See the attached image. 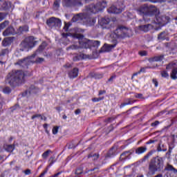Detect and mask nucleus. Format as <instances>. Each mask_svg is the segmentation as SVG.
<instances>
[{
  "label": "nucleus",
  "instance_id": "nucleus-1",
  "mask_svg": "<svg viewBox=\"0 0 177 177\" xmlns=\"http://www.w3.org/2000/svg\"><path fill=\"white\" fill-rule=\"evenodd\" d=\"M137 12L138 15L142 16L144 21L147 23L151 20V17H155L156 18V20H158L157 16L160 13V11L154 6L145 4L144 6L140 7L137 10Z\"/></svg>",
  "mask_w": 177,
  "mask_h": 177
},
{
  "label": "nucleus",
  "instance_id": "nucleus-2",
  "mask_svg": "<svg viewBox=\"0 0 177 177\" xmlns=\"http://www.w3.org/2000/svg\"><path fill=\"white\" fill-rule=\"evenodd\" d=\"M24 77H26V74L23 71H12L8 74L6 82L10 85L12 88H16V86L24 84Z\"/></svg>",
  "mask_w": 177,
  "mask_h": 177
},
{
  "label": "nucleus",
  "instance_id": "nucleus-3",
  "mask_svg": "<svg viewBox=\"0 0 177 177\" xmlns=\"http://www.w3.org/2000/svg\"><path fill=\"white\" fill-rule=\"evenodd\" d=\"M164 168V159L160 156L152 158L149 163V171L151 174L160 172Z\"/></svg>",
  "mask_w": 177,
  "mask_h": 177
},
{
  "label": "nucleus",
  "instance_id": "nucleus-4",
  "mask_svg": "<svg viewBox=\"0 0 177 177\" xmlns=\"http://www.w3.org/2000/svg\"><path fill=\"white\" fill-rule=\"evenodd\" d=\"M63 38H67V37H73L76 39L79 40V44L80 45L81 48H84L85 49H88V48H91V45H89V40H86L84 39V35L78 34V33H65L63 32L62 34Z\"/></svg>",
  "mask_w": 177,
  "mask_h": 177
},
{
  "label": "nucleus",
  "instance_id": "nucleus-5",
  "mask_svg": "<svg viewBox=\"0 0 177 177\" xmlns=\"http://www.w3.org/2000/svg\"><path fill=\"white\" fill-rule=\"evenodd\" d=\"M107 7V1H102L97 2L96 4H89L86 6V12L89 13L96 14L99 12H102L104 9Z\"/></svg>",
  "mask_w": 177,
  "mask_h": 177
},
{
  "label": "nucleus",
  "instance_id": "nucleus-6",
  "mask_svg": "<svg viewBox=\"0 0 177 177\" xmlns=\"http://www.w3.org/2000/svg\"><path fill=\"white\" fill-rule=\"evenodd\" d=\"M37 44H38V41H35L34 36H29L21 41V45L24 49L31 50V49H32V48H34Z\"/></svg>",
  "mask_w": 177,
  "mask_h": 177
},
{
  "label": "nucleus",
  "instance_id": "nucleus-7",
  "mask_svg": "<svg viewBox=\"0 0 177 177\" xmlns=\"http://www.w3.org/2000/svg\"><path fill=\"white\" fill-rule=\"evenodd\" d=\"M125 9V5L122 2H118L116 6H111L108 8V13H113L114 15H118L122 13V10Z\"/></svg>",
  "mask_w": 177,
  "mask_h": 177
},
{
  "label": "nucleus",
  "instance_id": "nucleus-8",
  "mask_svg": "<svg viewBox=\"0 0 177 177\" xmlns=\"http://www.w3.org/2000/svg\"><path fill=\"white\" fill-rule=\"evenodd\" d=\"M46 24L50 28H58L62 27V20L55 17H52L46 20Z\"/></svg>",
  "mask_w": 177,
  "mask_h": 177
},
{
  "label": "nucleus",
  "instance_id": "nucleus-9",
  "mask_svg": "<svg viewBox=\"0 0 177 177\" xmlns=\"http://www.w3.org/2000/svg\"><path fill=\"white\" fill-rule=\"evenodd\" d=\"M35 56H37V54L34 53L32 55L24 58L23 59H19L15 63V64L17 66H20L21 67H27L28 63H30V62H32L31 60H32V59H34Z\"/></svg>",
  "mask_w": 177,
  "mask_h": 177
},
{
  "label": "nucleus",
  "instance_id": "nucleus-10",
  "mask_svg": "<svg viewBox=\"0 0 177 177\" xmlns=\"http://www.w3.org/2000/svg\"><path fill=\"white\" fill-rule=\"evenodd\" d=\"M114 39H124V26H119L111 34Z\"/></svg>",
  "mask_w": 177,
  "mask_h": 177
},
{
  "label": "nucleus",
  "instance_id": "nucleus-11",
  "mask_svg": "<svg viewBox=\"0 0 177 177\" xmlns=\"http://www.w3.org/2000/svg\"><path fill=\"white\" fill-rule=\"evenodd\" d=\"M98 23L104 30V28L106 30H110L112 27L111 24H110L111 23V19H110L109 17H104L102 18L100 20H99Z\"/></svg>",
  "mask_w": 177,
  "mask_h": 177
},
{
  "label": "nucleus",
  "instance_id": "nucleus-12",
  "mask_svg": "<svg viewBox=\"0 0 177 177\" xmlns=\"http://www.w3.org/2000/svg\"><path fill=\"white\" fill-rule=\"evenodd\" d=\"M117 154H118V147L115 145L109 149L106 153V158H112V157H115Z\"/></svg>",
  "mask_w": 177,
  "mask_h": 177
},
{
  "label": "nucleus",
  "instance_id": "nucleus-13",
  "mask_svg": "<svg viewBox=\"0 0 177 177\" xmlns=\"http://www.w3.org/2000/svg\"><path fill=\"white\" fill-rule=\"evenodd\" d=\"M17 31L15 30L13 26H8L3 32V37H9V35H16Z\"/></svg>",
  "mask_w": 177,
  "mask_h": 177
},
{
  "label": "nucleus",
  "instance_id": "nucleus-14",
  "mask_svg": "<svg viewBox=\"0 0 177 177\" xmlns=\"http://www.w3.org/2000/svg\"><path fill=\"white\" fill-rule=\"evenodd\" d=\"M78 73H80V69L78 68H73L72 70L68 71V77L70 80H75L78 77Z\"/></svg>",
  "mask_w": 177,
  "mask_h": 177
},
{
  "label": "nucleus",
  "instance_id": "nucleus-15",
  "mask_svg": "<svg viewBox=\"0 0 177 177\" xmlns=\"http://www.w3.org/2000/svg\"><path fill=\"white\" fill-rule=\"evenodd\" d=\"M84 19H86V14L79 13L72 18V21H73V23H77V21H81V20H84Z\"/></svg>",
  "mask_w": 177,
  "mask_h": 177
},
{
  "label": "nucleus",
  "instance_id": "nucleus-16",
  "mask_svg": "<svg viewBox=\"0 0 177 177\" xmlns=\"http://www.w3.org/2000/svg\"><path fill=\"white\" fill-rule=\"evenodd\" d=\"M37 91H38V88L34 85H31L28 90L22 93V96H27L28 95H31V93H37Z\"/></svg>",
  "mask_w": 177,
  "mask_h": 177
},
{
  "label": "nucleus",
  "instance_id": "nucleus-17",
  "mask_svg": "<svg viewBox=\"0 0 177 177\" xmlns=\"http://www.w3.org/2000/svg\"><path fill=\"white\" fill-rule=\"evenodd\" d=\"M156 153V150H151L149 151L142 158L139 160L140 164H143V162H146L148 161L149 158L153 156Z\"/></svg>",
  "mask_w": 177,
  "mask_h": 177
},
{
  "label": "nucleus",
  "instance_id": "nucleus-18",
  "mask_svg": "<svg viewBox=\"0 0 177 177\" xmlns=\"http://www.w3.org/2000/svg\"><path fill=\"white\" fill-rule=\"evenodd\" d=\"M123 39L124 38H130L133 35V32H132V29L127 28L123 26Z\"/></svg>",
  "mask_w": 177,
  "mask_h": 177
},
{
  "label": "nucleus",
  "instance_id": "nucleus-19",
  "mask_svg": "<svg viewBox=\"0 0 177 177\" xmlns=\"http://www.w3.org/2000/svg\"><path fill=\"white\" fill-rule=\"evenodd\" d=\"M12 3L9 1H0V9H3L4 10H8V9H10L12 8Z\"/></svg>",
  "mask_w": 177,
  "mask_h": 177
},
{
  "label": "nucleus",
  "instance_id": "nucleus-20",
  "mask_svg": "<svg viewBox=\"0 0 177 177\" xmlns=\"http://www.w3.org/2000/svg\"><path fill=\"white\" fill-rule=\"evenodd\" d=\"M164 60V55H157L152 57L149 58L148 62L149 63H153L154 62H162Z\"/></svg>",
  "mask_w": 177,
  "mask_h": 177
},
{
  "label": "nucleus",
  "instance_id": "nucleus-21",
  "mask_svg": "<svg viewBox=\"0 0 177 177\" xmlns=\"http://www.w3.org/2000/svg\"><path fill=\"white\" fill-rule=\"evenodd\" d=\"M28 30L29 28L28 25L19 26V28L17 30V34H18V35H21L23 32H28Z\"/></svg>",
  "mask_w": 177,
  "mask_h": 177
},
{
  "label": "nucleus",
  "instance_id": "nucleus-22",
  "mask_svg": "<svg viewBox=\"0 0 177 177\" xmlns=\"http://www.w3.org/2000/svg\"><path fill=\"white\" fill-rule=\"evenodd\" d=\"M113 41L114 44H105L104 52H111L112 49H114L117 46V39H113Z\"/></svg>",
  "mask_w": 177,
  "mask_h": 177
},
{
  "label": "nucleus",
  "instance_id": "nucleus-23",
  "mask_svg": "<svg viewBox=\"0 0 177 177\" xmlns=\"http://www.w3.org/2000/svg\"><path fill=\"white\" fill-rule=\"evenodd\" d=\"M167 37H168V32L164 30L158 35V39H160L161 41H165V39L166 41H169V38Z\"/></svg>",
  "mask_w": 177,
  "mask_h": 177
},
{
  "label": "nucleus",
  "instance_id": "nucleus-24",
  "mask_svg": "<svg viewBox=\"0 0 177 177\" xmlns=\"http://www.w3.org/2000/svg\"><path fill=\"white\" fill-rule=\"evenodd\" d=\"M15 39V37H6L2 41L3 46H9V45H12V42Z\"/></svg>",
  "mask_w": 177,
  "mask_h": 177
},
{
  "label": "nucleus",
  "instance_id": "nucleus-25",
  "mask_svg": "<svg viewBox=\"0 0 177 177\" xmlns=\"http://www.w3.org/2000/svg\"><path fill=\"white\" fill-rule=\"evenodd\" d=\"M86 57H88V55L84 53L80 55L77 54L73 57V62H80V60L86 59Z\"/></svg>",
  "mask_w": 177,
  "mask_h": 177
},
{
  "label": "nucleus",
  "instance_id": "nucleus-26",
  "mask_svg": "<svg viewBox=\"0 0 177 177\" xmlns=\"http://www.w3.org/2000/svg\"><path fill=\"white\" fill-rule=\"evenodd\" d=\"M84 174V169L82 167L77 168L72 174L73 177H81V175Z\"/></svg>",
  "mask_w": 177,
  "mask_h": 177
},
{
  "label": "nucleus",
  "instance_id": "nucleus-27",
  "mask_svg": "<svg viewBox=\"0 0 177 177\" xmlns=\"http://www.w3.org/2000/svg\"><path fill=\"white\" fill-rule=\"evenodd\" d=\"M167 145H165L162 143V141L160 140L159 142V143L158 144V147L156 149V151L160 152V151H167Z\"/></svg>",
  "mask_w": 177,
  "mask_h": 177
},
{
  "label": "nucleus",
  "instance_id": "nucleus-28",
  "mask_svg": "<svg viewBox=\"0 0 177 177\" xmlns=\"http://www.w3.org/2000/svg\"><path fill=\"white\" fill-rule=\"evenodd\" d=\"M135 103V101H132V99L131 98H127L125 100V102L122 103L120 105V109H124L125 106H129V104H133Z\"/></svg>",
  "mask_w": 177,
  "mask_h": 177
},
{
  "label": "nucleus",
  "instance_id": "nucleus-29",
  "mask_svg": "<svg viewBox=\"0 0 177 177\" xmlns=\"http://www.w3.org/2000/svg\"><path fill=\"white\" fill-rule=\"evenodd\" d=\"M132 154V152L131 151H127L123 152L120 155V160H128L130 158V156Z\"/></svg>",
  "mask_w": 177,
  "mask_h": 177
},
{
  "label": "nucleus",
  "instance_id": "nucleus-30",
  "mask_svg": "<svg viewBox=\"0 0 177 177\" xmlns=\"http://www.w3.org/2000/svg\"><path fill=\"white\" fill-rule=\"evenodd\" d=\"M77 3V0H64V5L67 8L70 6H74Z\"/></svg>",
  "mask_w": 177,
  "mask_h": 177
},
{
  "label": "nucleus",
  "instance_id": "nucleus-31",
  "mask_svg": "<svg viewBox=\"0 0 177 177\" xmlns=\"http://www.w3.org/2000/svg\"><path fill=\"white\" fill-rule=\"evenodd\" d=\"M147 151V147H139L136 149V154H143V153H146Z\"/></svg>",
  "mask_w": 177,
  "mask_h": 177
},
{
  "label": "nucleus",
  "instance_id": "nucleus-32",
  "mask_svg": "<svg viewBox=\"0 0 177 177\" xmlns=\"http://www.w3.org/2000/svg\"><path fill=\"white\" fill-rule=\"evenodd\" d=\"M150 26H151V24L141 25L138 26V28L141 31H144V32H147V31L150 30Z\"/></svg>",
  "mask_w": 177,
  "mask_h": 177
},
{
  "label": "nucleus",
  "instance_id": "nucleus-33",
  "mask_svg": "<svg viewBox=\"0 0 177 177\" xmlns=\"http://www.w3.org/2000/svg\"><path fill=\"white\" fill-rule=\"evenodd\" d=\"M165 171H169V172H174V174H177V169L174 168L171 165L168 164L165 168Z\"/></svg>",
  "mask_w": 177,
  "mask_h": 177
},
{
  "label": "nucleus",
  "instance_id": "nucleus-34",
  "mask_svg": "<svg viewBox=\"0 0 177 177\" xmlns=\"http://www.w3.org/2000/svg\"><path fill=\"white\" fill-rule=\"evenodd\" d=\"M46 46H48V43H46V41H43L41 43V45H40L38 49L37 50V52L41 53V52H43L45 48H46Z\"/></svg>",
  "mask_w": 177,
  "mask_h": 177
},
{
  "label": "nucleus",
  "instance_id": "nucleus-35",
  "mask_svg": "<svg viewBox=\"0 0 177 177\" xmlns=\"http://www.w3.org/2000/svg\"><path fill=\"white\" fill-rule=\"evenodd\" d=\"M4 149L6 151L12 153L15 150V145H4Z\"/></svg>",
  "mask_w": 177,
  "mask_h": 177
},
{
  "label": "nucleus",
  "instance_id": "nucleus-36",
  "mask_svg": "<svg viewBox=\"0 0 177 177\" xmlns=\"http://www.w3.org/2000/svg\"><path fill=\"white\" fill-rule=\"evenodd\" d=\"M170 77L171 80H176L177 78V68H174L171 70V73H170Z\"/></svg>",
  "mask_w": 177,
  "mask_h": 177
},
{
  "label": "nucleus",
  "instance_id": "nucleus-37",
  "mask_svg": "<svg viewBox=\"0 0 177 177\" xmlns=\"http://www.w3.org/2000/svg\"><path fill=\"white\" fill-rule=\"evenodd\" d=\"M91 77L95 80H100L103 78V74L92 73H91Z\"/></svg>",
  "mask_w": 177,
  "mask_h": 177
},
{
  "label": "nucleus",
  "instance_id": "nucleus-38",
  "mask_svg": "<svg viewBox=\"0 0 177 177\" xmlns=\"http://www.w3.org/2000/svg\"><path fill=\"white\" fill-rule=\"evenodd\" d=\"M176 66V62H170L167 65H166V70H174Z\"/></svg>",
  "mask_w": 177,
  "mask_h": 177
},
{
  "label": "nucleus",
  "instance_id": "nucleus-39",
  "mask_svg": "<svg viewBox=\"0 0 177 177\" xmlns=\"http://www.w3.org/2000/svg\"><path fill=\"white\" fill-rule=\"evenodd\" d=\"M44 62H45V59H44L42 57H37L35 61L31 60V62L35 63V64H42V63H44Z\"/></svg>",
  "mask_w": 177,
  "mask_h": 177
},
{
  "label": "nucleus",
  "instance_id": "nucleus-40",
  "mask_svg": "<svg viewBox=\"0 0 177 177\" xmlns=\"http://www.w3.org/2000/svg\"><path fill=\"white\" fill-rule=\"evenodd\" d=\"M87 21H88V26H95L96 23V18L95 17L88 18L87 19Z\"/></svg>",
  "mask_w": 177,
  "mask_h": 177
},
{
  "label": "nucleus",
  "instance_id": "nucleus-41",
  "mask_svg": "<svg viewBox=\"0 0 177 177\" xmlns=\"http://www.w3.org/2000/svg\"><path fill=\"white\" fill-rule=\"evenodd\" d=\"M160 75L162 78H166V80H168L169 78V73H168V71H162L160 72Z\"/></svg>",
  "mask_w": 177,
  "mask_h": 177
},
{
  "label": "nucleus",
  "instance_id": "nucleus-42",
  "mask_svg": "<svg viewBox=\"0 0 177 177\" xmlns=\"http://www.w3.org/2000/svg\"><path fill=\"white\" fill-rule=\"evenodd\" d=\"M50 153H52V151L50 149H48L47 151H46L42 155V158H44L45 160H46V158H48V157H49V154H50Z\"/></svg>",
  "mask_w": 177,
  "mask_h": 177
},
{
  "label": "nucleus",
  "instance_id": "nucleus-43",
  "mask_svg": "<svg viewBox=\"0 0 177 177\" xmlns=\"http://www.w3.org/2000/svg\"><path fill=\"white\" fill-rule=\"evenodd\" d=\"M145 1H149L152 2V3H164V2H167V0H145Z\"/></svg>",
  "mask_w": 177,
  "mask_h": 177
},
{
  "label": "nucleus",
  "instance_id": "nucleus-44",
  "mask_svg": "<svg viewBox=\"0 0 177 177\" xmlns=\"http://www.w3.org/2000/svg\"><path fill=\"white\" fill-rule=\"evenodd\" d=\"M3 93H5L6 95H9V93H12V88H10V87H5L3 89Z\"/></svg>",
  "mask_w": 177,
  "mask_h": 177
},
{
  "label": "nucleus",
  "instance_id": "nucleus-45",
  "mask_svg": "<svg viewBox=\"0 0 177 177\" xmlns=\"http://www.w3.org/2000/svg\"><path fill=\"white\" fill-rule=\"evenodd\" d=\"M8 26H9V21H5L0 24V28L1 30H3Z\"/></svg>",
  "mask_w": 177,
  "mask_h": 177
},
{
  "label": "nucleus",
  "instance_id": "nucleus-46",
  "mask_svg": "<svg viewBox=\"0 0 177 177\" xmlns=\"http://www.w3.org/2000/svg\"><path fill=\"white\" fill-rule=\"evenodd\" d=\"M78 46L77 45H71L66 48V50H77L78 49Z\"/></svg>",
  "mask_w": 177,
  "mask_h": 177
},
{
  "label": "nucleus",
  "instance_id": "nucleus-47",
  "mask_svg": "<svg viewBox=\"0 0 177 177\" xmlns=\"http://www.w3.org/2000/svg\"><path fill=\"white\" fill-rule=\"evenodd\" d=\"M104 100V97H94V98H92V102H93V103H97V102H100V100Z\"/></svg>",
  "mask_w": 177,
  "mask_h": 177
},
{
  "label": "nucleus",
  "instance_id": "nucleus-48",
  "mask_svg": "<svg viewBox=\"0 0 177 177\" xmlns=\"http://www.w3.org/2000/svg\"><path fill=\"white\" fill-rule=\"evenodd\" d=\"M53 6L56 8V9H59V8H60V0H55Z\"/></svg>",
  "mask_w": 177,
  "mask_h": 177
},
{
  "label": "nucleus",
  "instance_id": "nucleus-49",
  "mask_svg": "<svg viewBox=\"0 0 177 177\" xmlns=\"http://www.w3.org/2000/svg\"><path fill=\"white\" fill-rule=\"evenodd\" d=\"M134 97H136V99H146L145 97H143V94L142 93H135Z\"/></svg>",
  "mask_w": 177,
  "mask_h": 177
},
{
  "label": "nucleus",
  "instance_id": "nucleus-50",
  "mask_svg": "<svg viewBox=\"0 0 177 177\" xmlns=\"http://www.w3.org/2000/svg\"><path fill=\"white\" fill-rule=\"evenodd\" d=\"M19 109H20V106L16 104L15 105L10 108V110L11 111H16V110H19Z\"/></svg>",
  "mask_w": 177,
  "mask_h": 177
},
{
  "label": "nucleus",
  "instance_id": "nucleus-51",
  "mask_svg": "<svg viewBox=\"0 0 177 177\" xmlns=\"http://www.w3.org/2000/svg\"><path fill=\"white\" fill-rule=\"evenodd\" d=\"M92 44H93V46H94V48H98V46H100V41H97V40L93 41L92 42Z\"/></svg>",
  "mask_w": 177,
  "mask_h": 177
},
{
  "label": "nucleus",
  "instance_id": "nucleus-52",
  "mask_svg": "<svg viewBox=\"0 0 177 177\" xmlns=\"http://www.w3.org/2000/svg\"><path fill=\"white\" fill-rule=\"evenodd\" d=\"M49 167H52L55 164V156H51L49 159Z\"/></svg>",
  "mask_w": 177,
  "mask_h": 177
},
{
  "label": "nucleus",
  "instance_id": "nucleus-53",
  "mask_svg": "<svg viewBox=\"0 0 177 177\" xmlns=\"http://www.w3.org/2000/svg\"><path fill=\"white\" fill-rule=\"evenodd\" d=\"M156 142H158L157 139L149 140L148 142H146V145H151L153 143H156Z\"/></svg>",
  "mask_w": 177,
  "mask_h": 177
},
{
  "label": "nucleus",
  "instance_id": "nucleus-54",
  "mask_svg": "<svg viewBox=\"0 0 177 177\" xmlns=\"http://www.w3.org/2000/svg\"><path fill=\"white\" fill-rule=\"evenodd\" d=\"M59 132V127H55L53 129V135H56Z\"/></svg>",
  "mask_w": 177,
  "mask_h": 177
},
{
  "label": "nucleus",
  "instance_id": "nucleus-55",
  "mask_svg": "<svg viewBox=\"0 0 177 177\" xmlns=\"http://www.w3.org/2000/svg\"><path fill=\"white\" fill-rule=\"evenodd\" d=\"M117 78V75H113L111 76V77L108 80V82H113V80H115Z\"/></svg>",
  "mask_w": 177,
  "mask_h": 177
},
{
  "label": "nucleus",
  "instance_id": "nucleus-56",
  "mask_svg": "<svg viewBox=\"0 0 177 177\" xmlns=\"http://www.w3.org/2000/svg\"><path fill=\"white\" fill-rule=\"evenodd\" d=\"M152 82L154 84L156 88H157V86H158V80H157V79H153Z\"/></svg>",
  "mask_w": 177,
  "mask_h": 177
},
{
  "label": "nucleus",
  "instance_id": "nucleus-57",
  "mask_svg": "<svg viewBox=\"0 0 177 177\" xmlns=\"http://www.w3.org/2000/svg\"><path fill=\"white\" fill-rule=\"evenodd\" d=\"M71 67H73V65L68 62L64 65V68H71Z\"/></svg>",
  "mask_w": 177,
  "mask_h": 177
},
{
  "label": "nucleus",
  "instance_id": "nucleus-58",
  "mask_svg": "<svg viewBox=\"0 0 177 177\" xmlns=\"http://www.w3.org/2000/svg\"><path fill=\"white\" fill-rule=\"evenodd\" d=\"M160 124V122L158 120L155 121L154 122L151 124V127H156L157 125Z\"/></svg>",
  "mask_w": 177,
  "mask_h": 177
},
{
  "label": "nucleus",
  "instance_id": "nucleus-59",
  "mask_svg": "<svg viewBox=\"0 0 177 177\" xmlns=\"http://www.w3.org/2000/svg\"><path fill=\"white\" fill-rule=\"evenodd\" d=\"M92 157H97V158H99V154H96V153H90L88 155V158H92Z\"/></svg>",
  "mask_w": 177,
  "mask_h": 177
},
{
  "label": "nucleus",
  "instance_id": "nucleus-60",
  "mask_svg": "<svg viewBox=\"0 0 177 177\" xmlns=\"http://www.w3.org/2000/svg\"><path fill=\"white\" fill-rule=\"evenodd\" d=\"M41 114H35L34 115L32 116L31 119L34 120L35 118H41Z\"/></svg>",
  "mask_w": 177,
  "mask_h": 177
},
{
  "label": "nucleus",
  "instance_id": "nucleus-61",
  "mask_svg": "<svg viewBox=\"0 0 177 177\" xmlns=\"http://www.w3.org/2000/svg\"><path fill=\"white\" fill-rule=\"evenodd\" d=\"M114 118H108L107 119L105 120V122H112L113 121Z\"/></svg>",
  "mask_w": 177,
  "mask_h": 177
},
{
  "label": "nucleus",
  "instance_id": "nucleus-62",
  "mask_svg": "<svg viewBox=\"0 0 177 177\" xmlns=\"http://www.w3.org/2000/svg\"><path fill=\"white\" fill-rule=\"evenodd\" d=\"M77 146L74 145V144H68V149H75Z\"/></svg>",
  "mask_w": 177,
  "mask_h": 177
},
{
  "label": "nucleus",
  "instance_id": "nucleus-63",
  "mask_svg": "<svg viewBox=\"0 0 177 177\" xmlns=\"http://www.w3.org/2000/svg\"><path fill=\"white\" fill-rule=\"evenodd\" d=\"M104 93H106L105 90H100L98 93V96H102V95H104Z\"/></svg>",
  "mask_w": 177,
  "mask_h": 177
},
{
  "label": "nucleus",
  "instance_id": "nucleus-64",
  "mask_svg": "<svg viewBox=\"0 0 177 177\" xmlns=\"http://www.w3.org/2000/svg\"><path fill=\"white\" fill-rule=\"evenodd\" d=\"M146 68H147V67L141 68L138 72L140 73H140H146Z\"/></svg>",
  "mask_w": 177,
  "mask_h": 177
}]
</instances>
